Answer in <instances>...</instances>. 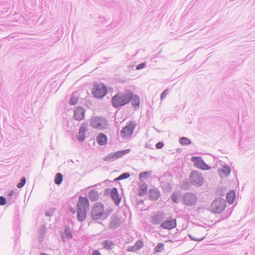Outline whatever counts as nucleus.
Returning <instances> with one entry per match:
<instances>
[{
	"mask_svg": "<svg viewBox=\"0 0 255 255\" xmlns=\"http://www.w3.org/2000/svg\"><path fill=\"white\" fill-rule=\"evenodd\" d=\"M226 205V202L225 199L221 198H217L211 203L209 207V210L214 214H220L224 210Z\"/></svg>",
	"mask_w": 255,
	"mask_h": 255,
	"instance_id": "4",
	"label": "nucleus"
},
{
	"mask_svg": "<svg viewBox=\"0 0 255 255\" xmlns=\"http://www.w3.org/2000/svg\"><path fill=\"white\" fill-rule=\"evenodd\" d=\"M26 181V179L24 176H22L20 178L19 182L17 184L16 187L18 188H22L24 185L25 184Z\"/></svg>",
	"mask_w": 255,
	"mask_h": 255,
	"instance_id": "30",
	"label": "nucleus"
},
{
	"mask_svg": "<svg viewBox=\"0 0 255 255\" xmlns=\"http://www.w3.org/2000/svg\"><path fill=\"white\" fill-rule=\"evenodd\" d=\"M111 191H112L111 188H109L106 189L104 192V195L105 196H108L109 195H110V193L111 192Z\"/></svg>",
	"mask_w": 255,
	"mask_h": 255,
	"instance_id": "50",
	"label": "nucleus"
},
{
	"mask_svg": "<svg viewBox=\"0 0 255 255\" xmlns=\"http://www.w3.org/2000/svg\"><path fill=\"white\" fill-rule=\"evenodd\" d=\"M130 102L135 109L139 108L140 98L130 89L125 90L123 92H118L111 98V100L113 107L118 109H120Z\"/></svg>",
	"mask_w": 255,
	"mask_h": 255,
	"instance_id": "1",
	"label": "nucleus"
},
{
	"mask_svg": "<svg viewBox=\"0 0 255 255\" xmlns=\"http://www.w3.org/2000/svg\"><path fill=\"white\" fill-rule=\"evenodd\" d=\"M104 204L101 202H96L92 207L91 217L93 220L97 221L103 217Z\"/></svg>",
	"mask_w": 255,
	"mask_h": 255,
	"instance_id": "6",
	"label": "nucleus"
},
{
	"mask_svg": "<svg viewBox=\"0 0 255 255\" xmlns=\"http://www.w3.org/2000/svg\"><path fill=\"white\" fill-rule=\"evenodd\" d=\"M148 199L151 201H157L161 196L160 191L157 188H153L149 189L147 192Z\"/></svg>",
	"mask_w": 255,
	"mask_h": 255,
	"instance_id": "14",
	"label": "nucleus"
},
{
	"mask_svg": "<svg viewBox=\"0 0 255 255\" xmlns=\"http://www.w3.org/2000/svg\"><path fill=\"white\" fill-rule=\"evenodd\" d=\"M150 174V171H144L141 172L139 174V178L141 179L142 178H145L148 175Z\"/></svg>",
	"mask_w": 255,
	"mask_h": 255,
	"instance_id": "39",
	"label": "nucleus"
},
{
	"mask_svg": "<svg viewBox=\"0 0 255 255\" xmlns=\"http://www.w3.org/2000/svg\"><path fill=\"white\" fill-rule=\"evenodd\" d=\"M165 242H167V243H173V241L172 240H167L166 241H165Z\"/></svg>",
	"mask_w": 255,
	"mask_h": 255,
	"instance_id": "57",
	"label": "nucleus"
},
{
	"mask_svg": "<svg viewBox=\"0 0 255 255\" xmlns=\"http://www.w3.org/2000/svg\"><path fill=\"white\" fill-rule=\"evenodd\" d=\"M190 183V182H189L187 179H184L182 181V188L185 190H188L190 187V184H191Z\"/></svg>",
	"mask_w": 255,
	"mask_h": 255,
	"instance_id": "34",
	"label": "nucleus"
},
{
	"mask_svg": "<svg viewBox=\"0 0 255 255\" xmlns=\"http://www.w3.org/2000/svg\"><path fill=\"white\" fill-rule=\"evenodd\" d=\"M98 185H101V184H96L95 185L93 186L92 187H95V186H98Z\"/></svg>",
	"mask_w": 255,
	"mask_h": 255,
	"instance_id": "60",
	"label": "nucleus"
},
{
	"mask_svg": "<svg viewBox=\"0 0 255 255\" xmlns=\"http://www.w3.org/2000/svg\"><path fill=\"white\" fill-rule=\"evenodd\" d=\"M236 198V193L234 190H230L226 195V201L230 204H232Z\"/></svg>",
	"mask_w": 255,
	"mask_h": 255,
	"instance_id": "20",
	"label": "nucleus"
},
{
	"mask_svg": "<svg viewBox=\"0 0 255 255\" xmlns=\"http://www.w3.org/2000/svg\"><path fill=\"white\" fill-rule=\"evenodd\" d=\"M91 93L94 98L102 99L107 94V87L104 84H99L95 82Z\"/></svg>",
	"mask_w": 255,
	"mask_h": 255,
	"instance_id": "5",
	"label": "nucleus"
},
{
	"mask_svg": "<svg viewBox=\"0 0 255 255\" xmlns=\"http://www.w3.org/2000/svg\"><path fill=\"white\" fill-rule=\"evenodd\" d=\"M88 124L87 123H84L83 124L79 130V131L81 133H85L88 130Z\"/></svg>",
	"mask_w": 255,
	"mask_h": 255,
	"instance_id": "35",
	"label": "nucleus"
},
{
	"mask_svg": "<svg viewBox=\"0 0 255 255\" xmlns=\"http://www.w3.org/2000/svg\"><path fill=\"white\" fill-rule=\"evenodd\" d=\"M146 63L145 62L141 63L139 64H138L136 66V70L142 69L144 68L146 66Z\"/></svg>",
	"mask_w": 255,
	"mask_h": 255,
	"instance_id": "46",
	"label": "nucleus"
},
{
	"mask_svg": "<svg viewBox=\"0 0 255 255\" xmlns=\"http://www.w3.org/2000/svg\"><path fill=\"white\" fill-rule=\"evenodd\" d=\"M103 248L107 250H111L115 246V243L113 241L105 240L101 243Z\"/></svg>",
	"mask_w": 255,
	"mask_h": 255,
	"instance_id": "19",
	"label": "nucleus"
},
{
	"mask_svg": "<svg viewBox=\"0 0 255 255\" xmlns=\"http://www.w3.org/2000/svg\"><path fill=\"white\" fill-rule=\"evenodd\" d=\"M219 170L225 176H229L231 172V167L227 165H224L222 168Z\"/></svg>",
	"mask_w": 255,
	"mask_h": 255,
	"instance_id": "24",
	"label": "nucleus"
},
{
	"mask_svg": "<svg viewBox=\"0 0 255 255\" xmlns=\"http://www.w3.org/2000/svg\"><path fill=\"white\" fill-rule=\"evenodd\" d=\"M177 226L176 219H172L171 217L160 224V227L163 229L167 230H171L175 228Z\"/></svg>",
	"mask_w": 255,
	"mask_h": 255,
	"instance_id": "11",
	"label": "nucleus"
},
{
	"mask_svg": "<svg viewBox=\"0 0 255 255\" xmlns=\"http://www.w3.org/2000/svg\"><path fill=\"white\" fill-rule=\"evenodd\" d=\"M202 160L203 158L201 156H192L191 158V161L194 162V166L197 168L198 167Z\"/></svg>",
	"mask_w": 255,
	"mask_h": 255,
	"instance_id": "23",
	"label": "nucleus"
},
{
	"mask_svg": "<svg viewBox=\"0 0 255 255\" xmlns=\"http://www.w3.org/2000/svg\"><path fill=\"white\" fill-rule=\"evenodd\" d=\"M188 236H189V238L191 239V240L194 241H198V242L202 241L205 238V237H203L200 239L195 238L193 237L190 234H189Z\"/></svg>",
	"mask_w": 255,
	"mask_h": 255,
	"instance_id": "45",
	"label": "nucleus"
},
{
	"mask_svg": "<svg viewBox=\"0 0 255 255\" xmlns=\"http://www.w3.org/2000/svg\"><path fill=\"white\" fill-rule=\"evenodd\" d=\"M147 185L145 182L139 185L137 195L140 197L144 196L147 192Z\"/></svg>",
	"mask_w": 255,
	"mask_h": 255,
	"instance_id": "17",
	"label": "nucleus"
},
{
	"mask_svg": "<svg viewBox=\"0 0 255 255\" xmlns=\"http://www.w3.org/2000/svg\"><path fill=\"white\" fill-rule=\"evenodd\" d=\"M108 121L102 116H93L90 119V126L93 128H107L108 127Z\"/></svg>",
	"mask_w": 255,
	"mask_h": 255,
	"instance_id": "3",
	"label": "nucleus"
},
{
	"mask_svg": "<svg viewBox=\"0 0 255 255\" xmlns=\"http://www.w3.org/2000/svg\"><path fill=\"white\" fill-rule=\"evenodd\" d=\"M107 181H109V180L108 179H107L105 182H107Z\"/></svg>",
	"mask_w": 255,
	"mask_h": 255,
	"instance_id": "61",
	"label": "nucleus"
},
{
	"mask_svg": "<svg viewBox=\"0 0 255 255\" xmlns=\"http://www.w3.org/2000/svg\"><path fill=\"white\" fill-rule=\"evenodd\" d=\"M114 181H118L119 180H118V178H117H117H116L114 179Z\"/></svg>",
	"mask_w": 255,
	"mask_h": 255,
	"instance_id": "59",
	"label": "nucleus"
},
{
	"mask_svg": "<svg viewBox=\"0 0 255 255\" xmlns=\"http://www.w3.org/2000/svg\"><path fill=\"white\" fill-rule=\"evenodd\" d=\"M96 140L100 145H104L107 143L108 138L105 134L100 133L97 136Z\"/></svg>",
	"mask_w": 255,
	"mask_h": 255,
	"instance_id": "18",
	"label": "nucleus"
},
{
	"mask_svg": "<svg viewBox=\"0 0 255 255\" xmlns=\"http://www.w3.org/2000/svg\"><path fill=\"white\" fill-rule=\"evenodd\" d=\"M144 245L143 241L140 240H137L134 244V246L135 248V250H139L141 249Z\"/></svg>",
	"mask_w": 255,
	"mask_h": 255,
	"instance_id": "32",
	"label": "nucleus"
},
{
	"mask_svg": "<svg viewBox=\"0 0 255 255\" xmlns=\"http://www.w3.org/2000/svg\"><path fill=\"white\" fill-rule=\"evenodd\" d=\"M97 34H99L100 33L99 32H96Z\"/></svg>",
	"mask_w": 255,
	"mask_h": 255,
	"instance_id": "63",
	"label": "nucleus"
},
{
	"mask_svg": "<svg viewBox=\"0 0 255 255\" xmlns=\"http://www.w3.org/2000/svg\"><path fill=\"white\" fill-rule=\"evenodd\" d=\"M79 142L83 141L85 139V133H81L79 131V134L76 137Z\"/></svg>",
	"mask_w": 255,
	"mask_h": 255,
	"instance_id": "38",
	"label": "nucleus"
},
{
	"mask_svg": "<svg viewBox=\"0 0 255 255\" xmlns=\"http://www.w3.org/2000/svg\"><path fill=\"white\" fill-rule=\"evenodd\" d=\"M45 231L46 228L45 225H42L39 229V234L40 235V237L42 236L41 237L42 238H44V236L45 234Z\"/></svg>",
	"mask_w": 255,
	"mask_h": 255,
	"instance_id": "40",
	"label": "nucleus"
},
{
	"mask_svg": "<svg viewBox=\"0 0 255 255\" xmlns=\"http://www.w3.org/2000/svg\"><path fill=\"white\" fill-rule=\"evenodd\" d=\"M7 200L5 197L2 196H0V206L6 205Z\"/></svg>",
	"mask_w": 255,
	"mask_h": 255,
	"instance_id": "44",
	"label": "nucleus"
},
{
	"mask_svg": "<svg viewBox=\"0 0 255 255\" xmlns=\"http://www.w3.org/2000/svg\"><path fill=\"white\" fill-rule=\"evenodd\" d=\"M164 250V245L163 243H158L154 249V253H160Z\"/></svg>",
	"mask_w": 255,
	"mask_h": 255,
	"instance_id": "29",
	"label": "nucleus"
},
{
	"mask_svg": "<svg viewBox=\"0 0 255 255\" xmlns=\"http://www.w3.org/2000/svg\"><path fill=\"white\" fill-rule=\"evenodd\" d=\"M136 124L134 121L128 122L121 131V135L122 137L130 136L135 129Z\"/></svg>",
	"mask_w": 255,
	"mask_h": 255,
	"instance_id": "9",
	"label": "nucleus"
},
{
	"mask_svg": "<svg viewBox=\"0 0 255 255\" xmlns=\"http://www.w3.org/2000/svg\"><path fill=\"white\" fill-rule=\"evenodd\" d=\"M127 251L128 252H136L137 250H135V248L134 246H129L128 249H127Z\"/></svg>",
	"mask_w": 255,
	"mask_h": 255,
	"instance_id": "49",
	"label": "nucleus"
},
{
	"mask_svg": "<svg viewBox=\"0 0 255 255\" xmlns=\"http://www.w3.org/2000/svg\"><path fill=\"white\" fill-rule=\"evenodd\" d=\"M162 188L163 190H165L167 192H170L172 189V187L170 183H166L163 185Z\"/></svg>",
	"mask_w": 255,
	"mask_h": 255,
	"instance_id": "41",
	"label": "nucleus"
},
{
	"mask_svg": "<svg viewBox=\"0 0 255 255\" xmlns=\"http://www.w3.org/2000/svg\"><path fill=\"white\" fill-rule=\"evenodd\" d=\"M179 194L177 192H173L171 196V200L175 203H178L179 202L178 199Z\"/></svg>",
	"mask_w": 255,
	"mask_h": 255,
	"instance_id": "33",
	"label": "nucleus"
},
{
	"mask_svg": "<svg viewBox=\"0 0 255 255\" xmlns=\"http://www.w3.org/2000/svg\"><path fill=\"white\" fill-rule=\"evenodd\" d=\"M17 190L16 189H14L12 190H11L10 192L8 193V196L9 197H12V196L14 195L15 196H16L18 194V192H17Z\"/></svg>",
	"mask_w": 255,
	"mask_h": 255,
	"instance_id": "42",
	"label": "nucleus"
},
{
	"mask_svg": "<svg viewBox=\"0 0 255 255\" xmlns=\"http://www.w3.org/2000/svg\"><path fill=\"white\" fill-rule=\"evenodd\" d=\"M91 255H101V254L99 250H95L92 252Z\"/></svg>",
	"mask_w": 255,
	"mask_h": 255,
	"instance_id": "51",
	"label": "nucleus"
},
{
	"mask_svg": "<svg viewBox=\"0 0 255 255\" xmlns=\"http://www.w3.org/2000/svg\"><path fill=\"white\" fill-rule=\"evenodd\" d=\"M137 204V205H143L144 204V201L142 199L138 200L136 199Z\"/></svg>",
	"mask_w": 255,
	"mask_h": 255,
	"instance_id": "53",
	"label": "nucleus"
},
{
	"mask_svg": "<svg viewBox=\"0 0 255 255\" xmlns=\"http://www.w3.org/2000/svg\"><path fill=\"white\" fill-rule=\"evenodd\" d=\"M121 178L123 180L128 178L130 176V174L129 172H124L121 174Z\"/></svg>",
	"mask_w": 255,
	"mask_h": 255,
	"instance_id": "47",
	"label": "nucleus"
},
{
	"mask_svg": "<svg viewBox=\"0 0 255 255\" xmlns=\"http://www.w3.org/2000/svg\"><path fill=\"white\" fill-rule=\"evenodd\" d=\"M85 110L81 106H78L74 111V117L77 121H81L84 118Z\"/></svg>",
	"mask_w": 255,
	"mask_h": 255,
	"instance_id": "16",
	"label": "nucleus"
},
{
	"mask_svg": "<svg viewBox=\"0 0 255 255\" xmlns=\"http://www.w3.org/2000/svg\"><path fill=\"white\" fill-rule=\"evenodd\" d=\"M78 101V98L77 97H75L74 93H73L70 96L69 103L70 105H75L77 103Z\"/></svg>",
	"mask_w": 255,
	"mask_h": 255,
	"instance_id": "28",
	"label": "nucleus"
},
{
	"mask_svg": "<svg viewBox=\"0 0 255 255\" xmlns=\"http://www.w3.org/2000/svg\"><path fill=\"white\" fill-rule=\"evenodd\" d=\"M177 234H178V233H177V232H176L174 235H176H176H177Z\"/></svg>",
	"mask_w": 255,
	"mask_h": 255,
	"instance_id": "62",
	"label": "nucleus"
},
{
	"mask_svg": "<svg viewBox=\"0 0 255 255\" xmlns=\"http://www.w3.org/2000/svg\"><path fill=\"white\" fill-rule=\"evenodd\" d=\"M165 213L162 211L157 212L155 215L151 217V222L153 225H158L164 219Z\"/></svg>",
	"mask_w": 255,
	"mask_h": 255,
	"instance_id": "13",
	"label": "nucleus"
},
{
	"mask_svg": "<svg viewBox=\"0 0 255 255\" xmlns=\"http://www.w3.org/2000/svg\"><path fill=\"white\" fill-rule=\"evenodd\" d=\"M61 239H62V241L64 243H65L66 242V240L65 239V237H64V236L63 235H61Z\"/></svg>",
	"mask_w": 255,
	"mask_h": 255,
	"instance_id": "55",
	"label": "nucleus"
},
{
	"mask_svg": "<svg viewBox=\"0 0 255 255\" xmlns=\"http://www.w3.org/2000/svg\"><path fill=\"white\" fill-rule=\"evenodd\" d=\"M69 210L72 214H75L76 212V210L74 208L71 207L69 208Z\"/></svg>",
	"mask_w": 255,
	"mask_h": 255,
	"instance_id": "54",
	"label": "nucleus"
},
{
	"mask_svg": "<svg viewBox=\"0 0 255 255\" xmlns=\"http://www.w3.org/2000/svg\"><path fill=\"white\" fill-rule=\"evenodd\" d=\"M121 220L119 216L114 215L111 217L109 228L115 230L121 226Z\"/></svg>",
	"mask_w": 255,
	"mask_h": 255,
	"instance_id": "12",
	"label": "nucleus"
},
{
	"mask_svg": "<svg viewBox=\"0 0 255 255\" xmlns=\"http://www.w3.org/2000/svg\"><path fill=\"white\" fill-rule=\"evenodd\" d=\"M226 188L225 187H222L217 190V194L219 196H224L226 194Z\"/></svg>",
	"mask_w": 255,
	"mask_h": 255,
	"instance_id": "37",
	"label": "nucleus"
},
{
	"mask_svg": "<svg viewBox=\"0 0 255 255\" xmlns=\"http://www.w3.org/2000/svg\"><path fill=\"white\" fill-rule=\"evenodd\" d=\"M112 211V209L111 208H108L105 210V207L104 206V211H103V215L102 220L106 219L111 213Z\"/></svg>",
	"mask_w": 255,
	"mask_h": 255,
	"instance_id": "31",
	"label": "nucleus"
},
{
	"mask_svg": "<svg viewBox=\"0 0 255 255\" xmlns=\"http://www.w3.org/2000/svg\"><path fill=\"white\" fill-rule=\"evenodd\" d=\"M110 196L113 200L115 205L119 206L120 202H121L122 197L120 196L117 188L113 187L112 188L111 192L110 193Z\"/></svg>",
	"mask_w": 255,
	"mask_h": 255,
	"instance_id": "15",
	"label": "nucleus"
},
{
	"mask_svg": "<svg viewBox=\"0 0 255 255\" xmlns=\"http://www.w3.org/2000/svg\"><path fill=\"white\" fill-rule=\"evenodd\" d=\"M90 208V203L87 197L79 196L77 203V220L79 222L85 221L87 217V212Z\"/></svg>",
	"mask_w": 255,
	"mask_h": 255,
	"instance_id": "2",
	"label": "nucleus"
},
{
	"mask_svg": "<svg viewBox=\"0 0 255 255\" xmlns=\"http://www.w3.org/2000/svg\"><path fill=\"white\" fill-rule=\"evenodd\" d=\"M190 183L196 187H201L204 183V178L198 171L193 170L189 175Z\"/></svg>",
	"mask_w": 255,
	"mask_h": 255,
	"instance_id": "7",
	"label": "nucleus"
},
{
	"mask_svg": "<svg viewBox=\"0 0 255 255\" xmlns=\"http://www.w3.org/2000/svg\"><path fill=\"white\" fill-rule=\"evenodd\" d=\"M130 149L119 150L115 152L111 153L104 158V160L108 162H111L119 158L123 157L124 155L128 153Z\"/></svg>",
	"mask_w": 255,
	"mask_h": 255,
	"instance_id": "8",
	"label": "nucleus"
},
{
	"mask_svg": "<svg viewBox=\"0 0 255 255\" xmlns=\"http://www.w3.org/2000/svg\"><path fill=\"white\" fill-rule=\"evenodd\" d=\"M198 168L203 170H209L211 169V167L206 164L203 159L202 161H201V163Z\"/></svg>",
	"mask_w": 255,
	"mask_h": 255,
	"instance_id": "27",
	"label": "nucleus"
},
{
	"mask_svg": "<svg viewBox=\"0 0 255 255\" xmlns=\"http://www.w3.org/2000/svg\"><path fill=\"white\" fill-rule=\"evenodd\" d=\"M117 178H118V179L119 181L123 180L122 178H121V175L120 176H119Z\"/></svg>",
	"mask_w": 255,
	"mask_h": 255,
	"instance_id": "58",
	"label": "nucleus"
},
{
	"mask_svg": "<svg viewBox=\"0 0 255 255\" xmlns=\"http://www.w3.org/2000/svg\"><path fill=\"white\" fill-rule=\"evenodd\" d=\"M183 203L188 206H194L197 201V197L192 193H185L182 196Z\"/></svg>",
	"mask_w": 255,
	"mask_h": 255,
	"instance_id": "10",
	"label": "nucleus"
},
{
	"mask_svg": "<svg viewBox=\"0 0 255 255\" xmlns=\"http://www.w3.org/2000/svg\"><path fill=\"white\" fill-rule=\"evenodd\" d=\"M179 142L182 145H188L192 143L191 140L186 137H181L179 139Z\"/></svg>",
	"mask_w": 255,
	"mask_h": 255,
	"instance_id": "26",
	"label": "nucleus"
},
{
	"mask_svg": "<svg viewBox=\"0 0 255 255\" xmlns=\"http://www.w3.org/2000/svg\"><path fill=\"white\" fill-rule=\"evenodd\" d=\"M150 145H151L150 144H147L146 143L145 144V147H148V148H150V149H152V148L150 146Z\"/></svg>",
	"mask_w": 255,
	"mask_h": 255,
	"instance_id": "56",
	"label": "nucleus"
},
{
	"mask_svg": "<svg viewBox=\"0 0 255 255\" xmlns=\"http://www.w3.org/2000/svg\"><path fill=\"white\" fill-rule=\"evenodd\" d=\"M64 233L65 235V238L67 240H70L72 239L73 234L71 230H70V227L68 225H65L64 226Z\"/></svg>",
	"mask_w": 255,
	"mask_h": 255,
	"instance_id": "22",
	"label": "nucleus"
},
{
	"mask_svg": "<svg viewBox=\"0 0 255 255\" xmlns=\"http://www.w3.org/2000/svg\"><path fill=\"white\" fill-rule=\"evenodd\" d=\"M88 196L91 201L95 202L99 198L98 193L95 189L91 190L88 194Z\"/></svg>",
	"mask_w": 255,
	"mask_h": 255,
	"instance_id": "21",
	"label": "nucleus"
},
{
	"mask_svg": "<svg viewBox=\"0 0 255 255\" xmlns=\"http://www.w3.org/2000/svg\"><path fill=\"white\" fill-rule=\"evenodd\" d=\"M55 211V208H51L45 211V215L47 217H52Z\"/></svg>",
	"mask_w": 255,
	"mask_h": 255,
	"instance_id": "36",
	"label": "nucleus"
},
{
	"mask_svg": "<svg viewBox=\"0 0 255 255\" xmlns=\"http://www.w3.org/2000/svg\"><path fill=\"white\" fill-rule=\"evenodd\" d=\"M63 179V177L61 173H57L56 174L54 178V183L57 185H60Z\"/></svg>",
	"mask_w": 255,
	"mask_h": 255,
	"instance_id": "25",
	"label": "nucleus"
},
{
	"mask_svg": "<svg viewBox=\"0 0 255 255\" xmlns=\"http://www.w3.org/2000/svg\"><path fill=\"white\" fill-rule=\"evenodd\" d=\"M164 143L162 141H159L155 144L157 149H161L164 146Z\"/></svg>",
	"mask_w": 255,
	"mask_h": 255,
	"instance_id": "48",
	"label": "nucleus"
},
{
	"mask_svg": "<svg viewBox=\"0 0 255 255\" xmlns=\"http://www.w3.org/2000/svg\"><path fill=\"white\" fill-rule=\"evenodd\" d=\"M107 21V19L105 18V17H103V16H100L99 17V22H101V23H105Z\"/></svg>",
	"mask_w": 255,
	"mask_h": 255,
	"instance_id": "52",
	"label": "nucleus"
},
{
	"mask_svg": "<svg viewBox=\"0 0 255 255\" xmlns=\"http://www.w3.org/2000/svg\"><path fill=\"white\" fill-rule=\"evenodd\" d=\"M168 93V89H166L164 90L160 95V100L162 101Z\"/></svg>",
	"mask_w": 255,
	"mask_h": 255,
	"instance_id": "43",
	"label": "nucleus"
}]
</instances>
